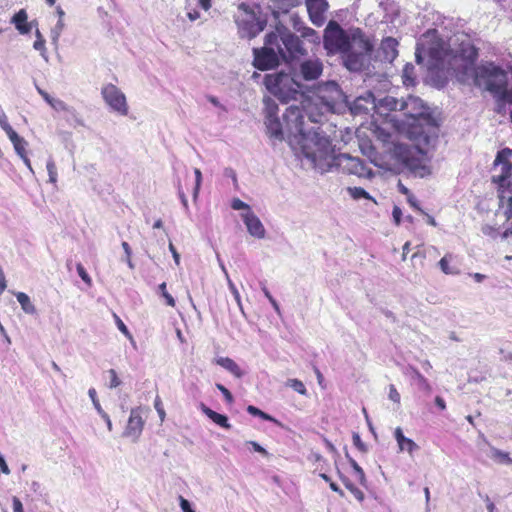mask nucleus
<instances>
[{"label":"nucleus","instance_id":"nucleus-42","mask_svg":"<svg viewBox=\"0 0 512 512\" xmlns=\"http://www.w3.org/2000/svg\"><path fill=\"white\" fill-rule=\"evenodd\" d=\"M348 192L354 199L370 198L369 194L361 187H349Z\"/></svg>","mask_w":512,"mask_h":512},{"label":"nucleus","instance_id":"nucleus-36","mask_svg":"<svg viewBox=\"0 0 512 512\" xmlns=\"http://www.w3.org/2000/svg\"><path fill=\"white\" fill-rule=\"evenodd\" d=\"M64 29V22L62 19H59L56 25L51 30V40L54 45H57L59 37Z\"/></svg>","mask_w":512,"mask_h":512},{"label":"nucleus","instance_id":"nucleus-10","mask_svg":"<svg viewBox=\"0 0 512 512\" xmlns=\"http://www.w3.org/2000/svg\"><path fill=\"white\" fill-rule=\"evenodd\" d=\"M235 22L240 37L248 39L256 37L265 29L267 24L266 19L257 16L256 13L245 4L239 6V14L236 16Z\"/></svg>","mask_w":512,"mask_h":512},{"label":"nucleus","instance_id":"nucleus-43","mask_svg":"<svg viewBox=\"0 0 512 512\" xmlns=\"http://www.w3.org/2000/svg\"><path fill=\"white\" fill-rule=\"evenodd\" d=\"M231 208L233 210H243V212H252L251 207L239 198L232 199Z\"/></svg>","mask_w":512,"mask_h":512},{"label":"nucleus","instance_id":"nucleus-20","mask_svg":"<svg viewBox=\"0 0 512 512\" xmlns=\"http://www.w3.org/2000/svg\"><path fill=\"white\" fill-rule=\"evenodd\" d=\"M200 409L210 420H212L218 426L224 429L231 428L228 417L226 415L215 412L203 403H201Z\"/></svg>","mask_w":512,"mask_h":512},{"label":"nucleus","instance_id":"nucleus-12","mask_svg":"<svg viewBox=\"0 0 512 512\" xmlns=\"http://www.w3.org/2000/svg\"><path fill=\"white\" fill-rule=\"evenodd\" d=\"M144 408L135 407L130 411V416L123 432V436L136 442L142 434L145 419L143 418Z\"/></svg>","mask_w":512,"mask_h":512},{"label":"nucleus","instance_id":"nucleus-57","mask_svg":"<svg viewBox=\"0 0 512 512\" xmlns=\"http://www.w3.org/2000/svg\"><path fill=\"white\" fill-rule=\"evenodd\" d=\"M392 216L397 225L401 222L402 210L398 206H394Z\"/></svg>","mask_w":512,"mask_h":512},{"label":"nucleus","instance_id":"nucleus-23","mask_svg":"<svg viewBox=\"0 0 512 512\" xmlns=\"http://www.w3.org/2000/svg\"><path fill=\"white\" fill-rule=\"evenodd\" d=\"M365 104H370L372 105V107L375 106L374 104V96L371 92L367 93V95L365 97H358L355 101H354V104L353 106L351 107V110L353 111V113H361V112H366L368 111V107L364 105Z\"/></svg>","mask_w":512,"mask_h":512},{"label":"nucleus","instance_id":"nucleus-37","mask_svg":"<svg viewBox=\"0 0 512 512\" xmlns=\"http://www.w3.org/2000/svg\"><path fill=\"white\" fill-rule=\"evenodd\" d=\"M0 127L5 131L8 137L16 133V131L8 123L7 116L3 110H0Z\"/></svg>","mask_w":512,"mask_h":512},{"label":"nucleus","instance_id":"nucleus-15","mask_svg":"<svg viewBox=\"0 0 512 512\" xmlns=\"http://www.w3.org/2000/svg\"><path fill=\"white\" fill-rule=\"evenodd\" d=\"M241 218L247 228V232L254 238L263 239L266 230L259 217L252 212H242Z\"/></svg>","mask_w":512,"mask_h":512},{"label":"nucleus","instance_id":"nucleus-28","mask_svg":"<svg viewBox=\"0 0 512 512\" xmlns=\"http://www.w3.org/2000/svg\"><path fill=\"white\" fill-rule=\"evenodd\" d=\"M347 457L349 458V463H350L351 467L353 468L354 476H355L356 480L361 485L366 486L367 480H366L365 473H364L363 469L359 466V464L353 458H350L348 455H347Z\"/></svg>","mask_w":512,"mask_h":512},{"label":"nucleus","instance_id":"nucleus-1","mask_svg":"<svg viewBox=\"0 0 512 512\" xmlns=\"http://www.w3.org/2000/svg\"><path fill=\"white\" fill-rule=\"evenodd\" d=\"M286 121L288 131L296 136L297 142L301 145L303 156L321 173L335 169L358 177L372 176L371 169L360 158L345 153L335 154L329 137L322 130L307 133L303 127L299 109L294 107L288 109Z\"/></svg>","mask_w":512,"mask_h":512},{"label":"nucleus","instance_id":"nucleus-56","mask_svg":"<svg viewBox=\"0 0 512 512\" xmlns=\"http://www.w3.org/2000/svg\"><path fill=\"white\" fill-rule=\"evenodd\" d=\"M178 196H179V198H180V200H181V203H182V205H183L184 209H185L186 211H188V210H189L188 200H187V197H186L185 193H184V192H183V190L181 189V186H180V185L178 186Z\"/></svg>","mask_w":512,"mask_h":512},{"label":"nucleus","instance_id":"nucleus-31","mask_svg":"<svg viewBox=\"0 0 512 512\" xmlns=\"http://www.w3.org/2000/svg\"><path fill=\"white\" fill-rule=\"evenodd\" d=\"M491 458L499 463L512 464L509 454L497 448H491Z\"/></svg>","mask_w":512,"mask_h":512},{"label":"nucleus","instance_id":"nucleus-32","mask_svg":"<svg viewBox=\"0 0 512 512\" xmlns=\"http://www.w3.org/2000/svg\"><path fill=\"white\" fill-rule=\"evenodd\" d=\"M341 479L345 487L353 494V496L359 502H362L364 500V493L359 488H357L348 478L341 477Z\"/></svg>","mask_w":512,"mask_h":512},{"label":"nucleus","instance_id":"nucleus-30","mask_svg":"<svg viewBox=\"0 0 512 512\" xmlns=\"http://www.w3.org/2000/svg\"><path fill=\"white\" fill-rule=\"evenodd\" d=\"M36 40L33 44V48L40 52L41 56L47 61L48 56L46 53V47H45V39L43 38L41 32L37 29L35 32Z\"/></svg>","mask_w":512,"mask_h":512},{"label":"nucleus","instance_id":"nucleus-58","mask_svg":"<svg viewBox=\"0 0 512 512\" xmlns=\"http://www.w3.org/2000/svg\"><path fill=\"white\" fill-rule=\"evenodd\" d=\"M13 511L14 512H24L22 502L19 498L13 497L12 499Z\"/></svg>","mask_w":512,"mask_h":512},{"label":"nucleus","instance_id":"nucleus-45","mask_svg":"<svg viewBox=\"0 0 512 512\" xmlns=\"http://www.w3.org/2000/svg\"><path fill=\"white\" fill-rule=\"evenodd\" d=\"M107 373H108L109 378H110V381H109V384H108V387L110 389L117 388L118 386L121 385V380L119 379L116 370L109 369L107 371Z\"/></svg>","mask_w":512,"mask_h":512},{"label":"nucleus","instance_id":"nucleus-50","mask_svg":"<svg viewBox=\"0 0 512 512\" xmlns=\"http://www.w3.org/2000/svg\"><path fill=\"white\" fill-rule=\"evenodd\" d=\"M481 231L484 235L490 236L492 238H496L499 234L498 229L489 224L483 225Z\"/></svg>","mask_w":512,"mask_h":512},{"label":"nucleus","instance_id":"nucleus-41","mask_svg":"<svg viewBox=\"0 0 512 512\" xmlns=\"http://www.w3.org/2000/svg\"><path fill=\"white\" fill-rule=\"evenodd\" d=\"M158 290H159L160 295L165 298L166 304L168 306L174 307L175 306V299L172 297L171 294H169L167 292L166 283L165 282L161 283L158 286Z\"/></svg>","mask_w":512,"mask_h":512},{"label":"nucleus","instance_id":"nucleus-26","mask_svg":"<svg viewBox=\"0 0 512 512\" xmlns=\"http://www.w3.org/2000/svg\"><path fill=\"white\" fill-rule=\"evenodd\" d=\"M17 301L21 305L22 310L27 314H35L36 308L31 302L29 296L24 292H17L15 294Z\"/></svg>","mask_w":512,"mask_h":512},{"label":"nucleus","instance_id":"nucleus-46","mask_svg":"<svg viewBox=\"0 0 512 512\" xmlns=\"http://www.w3.org/2000/svg\"><path fill=\"white\" fill-rule=\"evenodd\" d=\"M88 395H89V397H90V399H91V401H92V403H93V406H94V408L96 409L97 413H98V414L103 413V412H104V410L102 409V407H101V405H100V402H99V400H98V398H97V392H96V390H95L94 388H90V389L88 390Z\"/></svg>","mask_w":512,"mask_h":512},{"label":"nucleus","instance_id":"nucleus-11","mask_svg":"<svg viewBox=\"0 0 512 512\" xmlns=\"http://www.w3.org/2000/svg\"><path fill=\"white\" fill-rule=\"evenodd\" d=\"M101 95L105 103L114 112L126 116L128 114V104L124 93L115 85L107 84L101 90Z\"/></svg>","mask_w":512,"mask_h":512},{"label":"nucleus","instance_id":"nucleus-7","mask_svg":"<svg viewBox=\"0 0 512 512\" xmlns=\"http://www.w3.org/2000/svg\"><path fill=\"white\" fill-rule=\"evenodd\" d=\"M264 85L272 95L284 103L297 100L298 96L304 97L301 92L303 86L290 74L284 72L266 74Z\"/></svg>","mask_w":512,"mask_h":512},{"label":"nucleus","instance_id":"nucleus-64","mask_svg":"<svg viewBox=\"0 0 512 512\" xmlns=\"http://www.w3.org/2000/svg\"><path fill=\"white\" fill-rule=\"evenodd\" d=\"M207 99L215 107H219V108L223 109L224 111L226 110L225 107L219 102V100L215 96L210 95L207 97Z\"/></svg>","mask_w":512,"mask_h":512},{"label":"nucleus","instance_id":"nucleus-59","mask_svg":"<svg viewBox=\"0 0 512 512\" xmlns=\"http://www.w3.org/2000/svg\"><path fill=\"white\" fill-rule=\"evenodd\" d=\"M169 250L172 253L173 259L177 265L180 263V255L172 243H169Z\"/></svg>","mask_w":512,"mask_h":512},{"label":"nucleus","instance_id":"nucleus-63","mask_svg":"<svg viewBox=\"0 0 512 512\" xmlns=\"http://www.w3.org/2000/svg\"><path fill=\"white\" fill-rule=\"evenodd\" d=\"M435 405L442 411L446 409V402L441 396L435 397Z\"/></svg>","mask_w":512,"mask_h":512},{"label":"nucleus","instance_id":"nucleus-22","mask_svg":"<svg viewBox=\"0 0 512 512\" xmlns=\"http://www.w3.org/2000/svg\"><path fill=\"white\" fill-rule=\"evenodd\" d=\"M217 365L230 372L236 378H242L244 373L239 365L229 357H218L215 359Z\"/></svg>","mask_w":512,"mask_h":512},{"label":"nucleus","instance_id":"nucleus-17","mask_svg":"<svg viewBox=\"0 0 512 512\" xmlns=\"http://www.w3.org/2000/svg\"><path fill=\"white\" fill-rule=\"evenodd\" d=\"M298 4L299 0H267L268 8L276 20L279 19L281 14H287Z\"/></svg>","mask_w":512,"mask_h":512},{"label":"nucleus","instance_id":"nucleus-5","mask_svg":"<svg viewBox=\"0 0 512 512\" xmlns=\"http://www.w3.org/2000/svg\"><path fill=\"white\" fill-rule=\"evenodd\" d=\"M511 157L512 149L510 148L498 151L493 165L495 171L499 170V173L492 176L493 183L499 187L500 209L507 220L512 219V190L509 188V179L512 175Z\"/></svg>","mask_w":512,"mask_h":512},{"label":"nucleus","instance_id":"nucleus-40","mask_svg":"<svg viewBox=\"0 0 512 512\" xmlns=\"http://www.w3.org/2000/svg\"><path fill=\"white\" fill-rule=\"evenodd\" d=\"M287 385L301 395L307 394V389H306L305 385L303 384L302 381H300L298 379H289L287 381Z\"/></svg>","mask_w":512,"mask_h":512},{"label":"nucleus","instance_id":"nucleus-8","mask_svg":"<svg viewBox=\"0 0 512 512\" xmlns=\"http://www.w3.org/2000/svg\"><path fill=\"white\" fill-rule=\"evenodd\" d=\"M270 34L275 35L279 46L278 53L284 62H292L306 55L302 40L279 21Z\"/></svg>","mask_w":512,"mask_h":512},{"label":"nucleus","instance_id":"nucleus-25","mask_svg":"<svg viewBox=\"0 0 512 512\" xmlns=\"http://www.w3.org/2000/svg\"><path fill=\"white\" fill-rule=\"evenodd\" d=\"M8 138L12 142L14 150L19 157H23L24 155L27 154L26 148L28 146V142L23 137L18 135V133L16 132L15 134L9 136Z\"/></svg>","mask_w":512,"mask_h":512},{"label":"nucleus","instance_id":"nucleus-33","mask_svg":"<svg viewBox=\"0 0 512 512\" xmlns=\"http://www.w3.org/2000/svg\"><path fill=\"white\" fill-rule=\"evenodd\" d=\"M46 169L49 175V182L56 185L57 184V168L55 162L52 157H49L46 163Z\"/></svg>","mask_w":512,"mask_h":512},{"label":"nucleus","instance_id":"nucleus-24","mask_svg":"<svg viewBox=\"0 0 512 512\" xmlns=\"http://www.w3.org/2000/svg\"><path fill=\"white\" fill-rule=\"evenodd\" d=\"M294 28L301 34L302 38L307 39L309 42H320V38L314 29L304 26L302 25V23H299L297 21L294 22Z\"/></svg>","mask_w":512,"mask_h":512},{"label":"nucleus","instance_id":"nucleus-14","mask_svg":"<svg viewBox=\"0 0 512 512\" xmlns=\"http://www.w3.org/2000/svg\"><path fill=\"white\" fill-rule=\"evenodd\" d=\"M311 22L315 26H322L326 20L325 13L329 7L327 0H305Z\"/></svg>","mask_w":512,"mask_h":512},{"label":"nucleus","instance_id":"nucleus-29","mask_svg":"<svg viewBox=\"0 0 512 512\" xmlns=\"http://www.w3.org/2000/svg\"><path fill=\"white\" fill-rule=\"evenodd\" d=\"M265 105V120L271 119L272 117H277L278 114V105L271 98H264Z\"/></svg>","mask_w":512,"mask_h":512},{"label":"nucleus","instance_id":"nucleus-60","mask_svg":"<svg viewBox=\"0 0 512 512\" xmlns=\"http://www.w3.org/2000/svg\"><path fill=\"white\" fill-rule=\"evenodd\" d=\"M224 175L226 177H229L232 179V181L234 182V184L237 183V175H236V172L232 169V168H226L224 170Z\"/></svg>","mask_w":512,"mask_h":512},{"label":"nucleus","instance_id":"nucleus-18","mask_svg":"<svg viewBox=\"0 0 512 512\" xmlns=\"http://www.w3.org/2000/svg\"><path fill=\"white\" fill-rule=\"evenodd\" d=\"M405 374L410 377L412 383L425 395H430L432 386L429 381L413 366L406 368Z\"/></svg>","mask_w":512,"mask_h":512},{"label":"nucleus","instance_id":"nucleus-19","mask_svg":"<svg viewBox=\"0 0 512 512\" xmlns=\"http://www.w3.org/2000/svg\"><path fill=\"white\" fill-rule=\"evenodd\" d=\"M394 437L398 443L399 451L408 452L410 455L414 451L419 449V446L410 438L404 436L403 431L400 427H397L394 431Z\"/></svg>","mask_w":512,"mask_h":512},{"label":"nucleus","instance_id":"nucleus-54","mask_svg":"<svg viewBox=\"0 0 512 512\" xmlns=\"http://www.w3.org/2000/svg\"><path fill=\"white\" fill-rule=\"evenodd\" d=\"M179 505L183 512H195L191 506V503L183 496H179Z\"/></svg>","mask_w":512,"mask_h":512},{"label":"nucleus","instance_id":"nucleus-34","mask_svg":"<svg viewBox=\"0 0 512 512\" xmlns=\"http://www.w3.org/2000/svg\"><path fill=\"white\" fill-rule=\"evenodd\" d=\"M414 66L412 64H406L403 70V83L407 86L415 84Z\"/></svg>","mask_w":512,"mask_h":512},{"label":"nucleus","instance_id":"nucleus-3","mask_svg":"<svg viewBox=\"0 0 512 512\" xmlns=\"http://www.w3.org/2000/svg\"><path fill=\"white\" fill-rule=\"evenodd\" d=\"M323 46L329 55L340 54L344 66L352 72L362 71L370 61L373 44L359 28L349 32L330 20L324 30Z\"/></svg>","mask_w":512,"mask_h":512},{"label":"nucleus","instance_id":"nucleus-13","mask_svg":"<svg viewBox=\"0 0 512 512\" xmlns=\"http://www.w3.org/2000/svg\"><path fill=\"white\" fill-rule=\"evenodd\" d=\"M322 72L323 64L319 59H306L300 63L295 76H300L305 81H313L318 79Z\"/></svg>","mask_w":512,"mask_h":512},{"label":"nucleus","instance_id":"nucleus-35","mask_svg":"<svg viewBox=\"0 0 512 512\" xmlns=\"http://www.w3.org/2000/svg\"><path fill=\"white\" fill-rule=\"evenodd\" d=\"M49 105L57 112H72V107L58 98H53Z\"/></svg>","mask_w":512,"mask_h":512},{"label":"nucleus","instance_id":"nucleus-62","mask_svg":"<svg viewBox=\"0 0 512 512\" xmlns=\"http://www.w3.org/2000/svg\"><path fill=\"white\" fill-rule=\"evenodd\" d=\"M0 469L4 474H9L10 469L5 461L4 456L0 453Z\"/></svg>","mask_w":512,"mask_h":512},{"label":"nucleus","instance_id":"nucleus-27","mask_svg":"<svg viewBox=\"0 0 512 512\" xmlns=\"http://www.w3.org/2000/svg\"><path fill=\"white\" fill-rule=\"evenodd\" d=\"M452 260V254H446L443 258H441L438 264L443 273L448 275H456L459 273V269L456 266H450V262Z\"/></svg>","mask_w":512,"mask_h":512},{"label":"nucleus","instance_id":"nucleus-51","mask_svg":"<svg viewBox=\"0 0 512 512\" xmlns=\"http://www.w3.org/2000/svg\"><path fill=\"white\" fill-rule=\"evenodd\" d=\"M154 408L156 409L161 422H163L166 417V413L163 408L162 401L158 396L156 397V399L154 401Z\"/></svg>","mask_w":512,"mask_h":512},{"label":"nucleus","instance_id":"nucleus-38","mask_svg":"<svg viewBox=\"0 0 512 512\" xmlns=\"http://www.w3.org/2000/svg\"><path fill=\"white\" fill-rule=\"evenodd\" d=\"M65 119L66 121L73 125V126H83L84 125V122L83 120L79 117L78 113L76 112V110L72 107V112H66V115H65Z\"/></svg>","mask_w":512,"mask_h":512},{"label":"nucleus","instance_id":"nucleus-39","mask_svg":"<svg viewBox=\"0 0 512 512\" xmlns=\"http://www.w3.org/2000/svg\"><path fill=\"white\" fill-rule=\"evenodd\" d=\"M227 284H228V288H229L230 292L232 293L239 309L244 314V310H243V306H242V302H241V296H240V293H239L237 287L235 286V284L232 282V280L230 278H228Z\"/></svg>","mask_w":512,"mask_h":512},{"label":"nucleus","instance_id":"nucleus-9","mask_svg":"<svg viewBox=\"0 0 512 512\" xmlns=\"http://www.w3.org/2000/svg\"><path fill=\"white\" fill-rule=\"evenodd\" d=\"M278 42L275 35L268 33L265 36L264 46L262 48L253 49V65L261 70H270L277 67L280 63L281 55L278 53Z\"/></svg>","mask_w":512,"mask_h":512},{"label":"nucleus","instance_id":"nucleus-49","mask_svg":"<svg viewBox=\"0 0 512 512\" xmlns=\"http://www.w3.org/2000/svg\"><path fill=\"white\" fill-rule=\"evenodd\" d=\"M216 388L222 393L227 403L231 404L234 401L232 393L224 385L217 383Z\"/></svg>","mask_w":512,"mask_h":512},{"label":"nucleus","instance_id":"nucleus-2","mask_svg":"<svg viewBox=\"0 0 512 512\" xmlns=\"http://www.w3.org/2000/svg\"><path fill=\"white\" fill-rule=\"evenodd\" d=\"M345 98L340 86L335 81H328L322 84L318 92L312 97L303 99L302 108L291 105L286 109L283 115L284 128L278 117L265 120L267 134L270 138L277 141L284 140V134H286L287 140L291 145L295 143L301 147L296 140V136L288 131L286 121L288 109L294 107L300 110L303 127L307 133L313 130L321 131L322 129L319 124L323 122L328 113L337 112L344 103Z\"/></svg>","mask_w":512,"mask_h":512},{"label":"nucleus","instance_id":"nucleus-61","mask_svg":"<svg viewBox=\"0 0 512 512\" xmlns=\"http://www.w3.org/2000/svg\"><path fill=\"white\" fill-rule=\"evenodd\" d=\"M36 90L42 96V98L46 101L47 104H49L51 102V100L54 98L38 86H36Z\"/></svg>","mask_w":512,"mask_h":512},{"label":"nucleus","instance_id":"nucleus-4","mask_svg":"<svg viewBox=\"0 0 512 512\" xmlns=\"http://www.w3.org/2000/svg\"><path fill=\"white\" fill-rule=\"evenodd\" d=\"M386 100L389 104L393 102L394 105L391 109L404 112L410 139L424 143V145H430L436 140L438 130L436 120L427 112V108L420 98L410 95L405 100L394 98Z\"/></svg>","mask_w":512,"mask_h":512},{"label":"nucleus","instance_id":"nucleus-21","mask_svg":"<svg viewBox=\"0 0 512 512\" xmlns=\"http://www.w3.org/2000/svg\"><path fill=\"white\" fill-rule=\"evenodd\" d=\"M27 13L24 9L19 10L11 19L20 34H28L32 28V22L27 23Z\"/></svg>","mask_w":512,"mask_h":512},{"label":"nucleus","instance_id":"nucleus-44","mask_svg":"<svg viewBox=\"0 0 512 512\" xmlns=\"http://www.w3.org/2000/svg\"><path fill=\"white\" fill-rule=\"evenodd\" d=\"M76 270H77V273L79 275V277L88 285V286H91L92 284V279L91 277L89 276V274L87 273L86 269L84 268V266L81 264V263H77L76 264Z\"/></svg>","mask_w":512,"mask_h":512},{"label":"nucleus","instance_id":"nucleus-52","mask_svg":"<svg viewBox=\"0 0 512 512\" xmlns=\"http://www.w3.org/2000/svg\"><path fill=\"white\" fill-rule=\"evenodd\" d=\"M246 445H249L252 447L253 451L260 453L261 455L267 457L269 455L268 451L263 448L259 443L256 441H247Z\"/></svg>","mask_w":512,"mask_h":512},{"label":"nucleus","instance_id":"nucleus-6","mask_svg":"<svg viewBox=\"0 0 512 512\" xmlns=\"http://www.w3.org/2000/svg\"><path fill=\"white\" fill-rule=\"evenodd\" d=\"M410 146L398 144L395 146V156L412 174L417 177H426L431 174L430 157L419 147L421 143Z\"/></svg>","mask_w":512,"mask_h":512},{"label":"nucleus","instance_id":"nucleus-55","mask_svg":"<svg viewBox=\"0 0 512 512\" xmlns=\"http://www.w3.org/2000/svg\"><path fill=\"white\" fill-rule=\"evenodd\" d=\"M116 323H117V327L118 329L126 336L128 337L129 339H132V335L131 333L129 332L127 326L122 322V320L118 317H116Z\"/></svg>","mask_w":512,"mask_h":512},{"label":"nucleus","instance_id":"nucleus-53","mask_svg":"<svg viewBox=\"0 0 512 512\" xmlns=\"http://www.w3.org/2000/svg\"><path fill=\"white\" fill-rule=\"evenodd\" d=\"M388 397L391 401H393L394 403H397L399 404L400 403V393L397 391L396 387L391 384L389 386V394H388Z\"/></svg>","mask_w":512,"mask_h":512},{"label":"nucleus","instance_id":"nucleus-47","mask_svg":"<svg viewBox=\"0 0 512 512\" xmlns=\"http://www.w3.org/2000/svg\"><path fill=\"white\" fill-rule=\"evenodd\" d=\"M194 174H195V187L193 189V198L196 199L198 197V194L200 191V186L202 183V173H201L200 169L195 168Z\"/></svg>","mask_w":512,"mask_h":512},{"label":"nucleus","instance_id":"nucleus-16","mask_svg":"<svg viewBox=\"0 0 512 512\" xmlns=\"http://www.w3.org/2000/svg\"><path fill=\"white\" fill-rule=\"evenodd\" d=\"M398 41L392 37L382 40L379 48V56L382 61L392 63L398 56Z\"/></svg>","mask_w":512,"mask_h":512},{"label":"nucleus","instance_id":"nucleus-48","mask_svg":"<svg viewBox=\"0 0 512 512\" xmlns=\"http://www.w3.org/2000/svg\"><path fill=\"white\" fill-rule=\"evenodd\" d=\"M353 444L354 446L361 452H367V446L362 441L360 435L358 433H353L352 436Z\"/></svg>","mask_w":512,"mask_h":512}]
</instances>
